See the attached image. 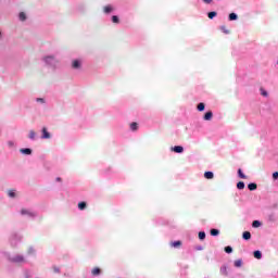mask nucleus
Returning a JSON list of instances; mask_svg holds the SVG:
<instances>
[{
    "label": "nucleus",
    "mask_w": 278,
    "mask_h": 278,
    "mask_svg": "<svg viewBox=\"0 0 278 278\" xmlns=\"http://www.w3.org/2000/svg\"><path fill=\"white\" fill-rule=\"evenodd\" d=\"M43 62L47 64V66H50L51 68H55V66H58V61L53 55L45 56Z\"/></svg>",
    "instance_id": "nucleus-1"
},
{
    "label": "nucleus",
    "mask_w": 278,
    "mask_h": 278,
    "mask_svg": "<svg viewBox=\"0 0 278 278\" xmlns=\"http://www.w3.org/2000/svg\"><path fill=\"white\" fill-rule=\"evenodd\" d=\"M21 214H22V216H29V218H36L38 216V214L36 212H31L26 208H22Z\"/></svg>",
    "instance_id": "nucleus-2"
},
{
    "label": "nucleus",
    "mask_w": 278,
    "mask_h": 278,
    "mask_svg": "<svg viewBox=\"0 0 278 278\" xmlns=\"http://www.w3.org/2000/svg\"><path fill=\"white\" fill-rule=\"evenodd\" d=\"M10 262H13V264H21L25 262V257L23 255H16L10 258Z\"/></svg>",
    "instance_id": "nucleus-3"
},
{
    "label": "nucleus",
    "mask_w": 278,
    "mask_h": 278,
    "mask_svg": "<svg viewBox=\"0 0 278 278\" xmlns=\"http://www.w3.org/2000/svg\"><path fill=\"white\" fill-rule=\"evenodd\" d=\"M72 68H74L75 71H79V68H81V61L79 60H74L72 62Z\"/></svg>",
    "instance_id": "nucleus-4"
},
{
    "label": "nucleus",
    "mask_w": 278,
    "mask_h": 278,
    "mask_svg": "<svg viewBox=\"0 0 278 278\" xmlns=\"http://www.w3.org/2000/svg\"><path fill=\"white\" fill-rule=\"evenodd\" d=\"M41 138L43 140H49V138H51V134H49V131L47 130L46 127L42 128V136H41Z\"/></svg>",
    "instance_id": "nucleus-5"
},
{
    "label": "nucleus",
    "mask_w": 278,
    "mask_h": 278,
    "mask_svg": "<svg viewBox=\"0 0 278 278\" xmlns=\"http://www.w3.org/2000/svg\"><path fill=\"white\" fill-rule=\"evenodd\" d=\"M20 153H22L23 155H31L33 150L30 148H22L20 150Z\"/></svg>",
    "instance_id": "nucleus-6"
},
{
    "label": "nucleus",
    "mask_w": 278,
    "mask_h": 278,
    "mask_svg": "<svg viewBox=\"0 0 278 278\" xmlns=\"http://www.w3.org/2000/svg\"><path fill=\"white\" fill-rule=\"evenodd\" d=\"M91 275L93 277H98V275H101V268H99V267L93 268L91 271Z\"/></svg>",
    "instance_id": "nucleus-7"
},
{
    "label": "nucleus",
    "mask_w": 278,
    "mask_h": 278,
    "mask_svg": "<svg viewBox=\"0 0 278 278\" xmlns=\"http://www.w3.org/2000/svg\"><path fill=\"white\" fill-rule=\"evenodd\" d=\"M214 116V113H212V111H208L204 114V119L205 121H210L212 117Z\"/></svg>",
    "instance_id": "nucleus-8"
},
{
    "label": "nucleus",
    "mask_w": 278,
    "mask_h": 278,
    "mask_svg": "<svg viewBox=\"0 0 278 278\" xmlns=\"http://www.w3.org/2000/svg\"><path fill=\"white\" fill-rule=\"evenodd\" d=\"M205 179H214V173L212 172H205L204 173Z\"/></svg>",
    "instance_id": "nucleus-9"
},
{
    "label": "nucleus",
    "mask_w": 278,
    "mask_h": 278,
    "mask_svg": "<svg viewBox=\"0 0 278 278\" xmlns=\"http://www.w3.org/2000/svg\"><path fill=\"white\" fill-rule=\"evenodd\" d=\"M249 190L253 191V190H257V184L255 182H251L248 185Z\"/></svg>",
    "instance_id": "nucleus-10"
},
{
    "label": "nucleus",
    "mask_w": 278,
    "mask_h": 278,
    "mask_svg": "<svg viewBox=\"0 0 278 278\" xmlns=\"http://www.w3.org/2000/svg\"><path fill=\"white\" fill-rule=\"evenodd\" d=\"M243 240H251V232L250 231H244L242 235Z\"/></svg>",
    "instance_id": "nucleus-11"
},
{
    "label": "nucleus",
    "mask_w": 278,
    "mask_h": 278,
    "mask_svg": "<svg viewBox=\"0 0 278 278\" xmlns=\"http://www.w3.org/2000/svg\"><path fill=\"white\" fill-rule=\"evenodd\" d=\"M130 129H131V131H138V123L132 122V123L130 124Z\"/></svg>",
    "instance_id": "nucleus-12"
},
{
    "label": "nucleus",
    "mask_w": 278,
    "mask_h": 278,
    "mask_svg": "<svg viewBox=\"0 0 278 278\" xmlns=\"http://www.w3.org/2000/svg\"><path fill=\"white\" fill-rule=\"evenodd\" d=\"M86 207H88V204L86 202H79L78 203V210H86Z\"/></svg>",
    "instance_id": "nucleus-13"
},
{
    "label": "nucleus",
    "mask_w": 278,
    "mask_h": 278,
    "mask_svg": "<svg viewBox=\"0 0 278 278\" xmlns=\"http://www.w3.org/2000/svg\"><path fill=\"white\" fill-rule=\"evenodd\" d=\"M255 260H262V252L260 250L254 251Z\"/></svg>",
    "instance_id": "nucleus-14"
},
{
    "label": "nucleus",
    "mask_w": 278,
    "mask_h": 278,
    "mask_svg": "<svg viewBox=\"0 0 278 278\" xmlns=\"http://www.w3.org/2000/svg\"><path fill=\"white\" fill-rule=\"evenodd\" d=\"M197 109H198L199 112H203V110H205V103L200 102V103L198 104Z\"/></svg>",
    "instance_id": "nucleus-15"
},
{
    "label": "nucleus",
    "mask_w": 278,
    "mask_h": 278,
    "mask_svg": "<svg viewBox=\"0 0 278 278\" xmlns=\"http://www.w3.org/2000/svg\"><path fill=\"white\" fill-rule=\"evenodd\" d=\"M114 9L112 8V5H106L104 7V13L105 14H110Z\"/></svg>",
    "instance_id": "nucleus-16"
},
{
    "label": "nucleus",
    "mask_w": 278,
    "mask_h": 278,
    "mask_svg": "<svg viewBox=\"0 0 278 278\" xmlns=\"http://www.w3.org/2000/svg\"><path fill=\"white\" fill-rule=\"evenodd\" d=\"M14 240H17V241L20 242L21 236L16 235V233H13V235L11 236V242H14Z\"/></svg>",
    "instance_id": "nucleus-17"
},
{
    "label": "nucleus",
    "mask_w": 278,
    "mask_h": 278,
    "mask_svg": "<svg viewBox=\"0 0 278 278\" xmlns=\"http://www.w3.org/2000/svg\"><path fill=\"white\" fill-rule=\"evenodd\" d=\"M18 18L20 21H27V15L25 14V12H21Z\"/></svg>",
    "instance_id": "nucleus-18"
},
{
    "label": "nucleus",
    "mask_w": 278,
    "mask_h": 278,
    "mask_svg": "<svg viewBox=\"0 0 278 278\" xmlns=\"http://www.w3.org/2000/svg\"><path fill=\"white\" fill-rule=\"evenodd\" d=\"M28 138H29L30 140H36V131L30 130V131H29V135H28Z\"/></svg>",
    "instance_id": "nucleus-19"
},
{
    "label": "nucleus",
    "mask_w": 278,
    "mask_h": 278,
    "mask_svg": "<svg viewBox=\"0 0 278 278\" xmlns=\"http://www.w3.org/2000/svg\"><path fill=\"white\" fill-rule=\"evenodd\" d=\"M175 153H184V147H181V146H176V147H175Z\"/></svg>",
    "instance_id": "nucleus-20"
},
{
    "label": "nucleus",
    "mask_w": 278,
    "mask_h": 278,
    "mask_svg": "<svg viewBox=\"0 0 278 278\" xmlns=\"http://www.w3.org/2000/svg\"><path fill=\"white\" fill-rule=\"evenodd\" d=\"M252 227H254L255 229H257V227H262V223L260 220H254L252 223Z\"/></svg>",
    "instance_id": "nucleus-21"
},
{
    "label": "nucleus",
    "mask_w": 278,
    "mask_h": 278,
    "mask_svg": "<svg viewBox=\"0 0 278 278\" xmlns=\"http://www.w3.org/2000/svg\"><path fill=\"white\" fill-rule=\"evenodd\" d=\"M229 21H238V15L236 13H230Z\"/></svg>",
    "instance_id": "nucleus-22"
},
{
    "label": "nucleus",
    "mask_w": 278,
    "mask_h": 278,
    "mask_svg": "<svg viewBox=\"0 0 278 278\" xmlns=\"http://www.w3.org/2000/svg\"><path fill=\"white\" fill-rule=\"evenodd\" d=\"M237 188H238V190H244V181H239L237 184Z\"/></svg>",
    "instance_id": "nucleus-23"
},
{
    "label": "nucleus",
    "mask_w": 278,
    "mask_h": 278,
    "mask_svg": "<svg viewBox=\"0 0 278 278\" xmlns=\"http://www.w3.org/2000/svg\"><path fill=\"white\" fill-rule=\"evenodd\" d=\"M235 266H236V268H241L242 267V260L235 261Z\"/></svg>",
    "instance_id": "nucleus-24"
},
{
    "label": "nucleus",
    "mask_w": 278,
    "mask_h": 278,
    "mask_svg": "<svg viewBox=\"0 0 278 278\" xmlns=\"http://www.w3.org/2000/svg\"><path fill=\"white\" fill-rule=\"evenodd\" d=\"M238 175H239V177H240L241 179H247V175H244V174L242 173V169H241V168L238 169Z\"/></svg>",
    "instance_id": "nucleus-25"
},
{
    "label": "nucleus",
    "mask_w": 278,
    "mask_h": 278,
    "mask_svg": "<svg viewBox=\"0 0 278 278\" xmlns=\"http://www.w3.org/2000/svg\"><path fill=\"white\" fill-rule=\"evenodd\" d=\"M217 15L216 11L208 12L207 16L208 18H214Z\"/></svg>",
    "instance_id": "nucleus-26"
},
{
    "label": "nucleus",
    "mask_w": 278,
    "mask_h": 278,
    "mask_svg": "<svg viewBox=\"0 0 278 278\" xmlns=\"http://www.w3.org/2000/svg\"><path fill=\"white\" fill-rule=\"evenodd\" d=\"M220 231L218 229H211V236H218Z\"/></svg>",
    "instance_id": "nucleus-27"
},
{
    "label": "nucleus",
    "mask_w": 278,
    "mask_h": 278,
    "mask_svg": "<svg viewBox=\"0 0 278 278\" xmlns=\"http://www.w3.org/2000/svg\"><path fill=\"white\" fill-rule=\"evenodd\" d=\"M112 22H113V23H121V20L118 18L117 15H113V16H112Z\"/></svg>",
    "instance_id": "nucleus-28"
},
{
    "label": "nucleus",
    "mask_w": 278,
    "mask_h": 278,
    "mask_svg": "<svg viewBox=\"0 0 278 278\" xmlns=\"http://www.w3.org/2000/svg\"><path fill=\"white\" fill-rule=\"evenodd\" d=\"M199 239L200 240H205V231H200L199 232Z\"/></svg>",
    "instance_id": "nucleus-29"
},
{
    "label": "nucleus",
    "mask_w": 278,
    "mask_h": 278,
    "mask_svg": "<svg viewBox=\"0 0 278 278\" xmlns=\"http://www.w3.org/2000/svg\"><path fill=\"white\" fill-rule=\"evenodd\" d=\"M225 253H233V249L228 245L225 248Z\"/></svg>",
    "instance_id": "nucleus-30"
},
{
    "label": "nucleus",
    "mask_w": 278,
    "mask_h": 278,
    "mask_svg": "<svg viewBox=\"0 0 278 278\" xmlns=\"http://www.w3.org/2000/svg\"><path fill=\"white\" fill-rule=\"evenodd\" d=\"M222 274L227 277V275H229V271H227V267H223L222 268Z\"/></svg>",
    "instance_id": "nucleus-31"
},
{
    "label": "nucleus",
    "mask_w": 278,
    "mask_h": 278,
    "mask_svg": "<svg viewBox=\"0 0 278 278\" xmlns=\"http://www.w3.org/2000/svg\"><path fill=\"white\" fill-rule=\"evenodd\" d=\"M9 197H10L11 199H14V197H16V193L14 192V190H10V191H9Z\"/></svg>",
    "instance_id": "nucleus-32"
},
{
    "label": "nucleus",
    "mask_w": 278,
    "mask_h": 278,
    "mask_svg": "<svg viewBox=\"0 0 278 278\" xmlns=\"http://www.w3.org/2000/svg\"><path fill=\"white\" fill-rule=\"evenodd\" d=\"M220 29H222V31H224V34H229L227 26H222Z\"/></svg>",
    "instance_id": "nucleus-33"
},
{
    "label": "nucleus",
    "mask_w": 278,
    "mask_h": 278,
    "mask_svg": "<svg viewBox=\"0 0 278 278\" xmlns=\"http://www.w3.org/2000/svg\"><path fill=\"white\" fill-rule=\"evenodd\" d=\"M273 179H274V180H277V179H278V172H275V173L273 174Z\"/></svg>",
    "instance_id": "nucleus-34"
},
{
    "label": "nucleus",
    "mask_w": 278,
    "mask_h": 278,
    "mask_svg": "<svg viewBox=\"0 0 278 278\" xmlns=\"http://www.w3.org/2000/svg\"><path fill=\"white\" fill-rule=\"evenodd\" d=\"M53 270H54V273H60V267H58V266H53Z\"/></svg>",
    "instance_id": "nucleus-35"
},
{
    "label": "nucleus",
    "mask_w": 278,
    "mask_h": 278,
    "mask_svg": "<svg viewBox=\"0 0 278 278\" xmlns=\"http://www.w3.org/2000/svg\"><path fill=\"white\" fill-rule=\"evenodd\" d=\"M38 103H45V100L42 98H37Z\"/></svg>",
    "instance_id": "nucleus-36"
},
{
    "label": "nucleus",
    "mask_w": 278,
    "mask_h": 278,
    "mask_svg": "<svg viewBox=\"0 0 278 278\" xmlns=\"http://www.w3.org/2000/svg\"><path fill=\"white\" fill-rule=\"evenodd\" d=\"M175 247H181V241H176Z\"/></svg>",
    "instance_id": "nucleus-37"
},
{
    "label": "nucleus",
    "mask_w": 278,
    "mask_h": 278,
    "mask_svg": "<svg viewBox=\"0 0 278 278\" xmlns=\"http://www.w3.org/2000/svg\"><path fill=\"white\" fill-rule=\"evenodd\" d=\"M8 144L9 147H14V141H9Z\"/></svg>",
    "instance_id": "nucleus-38"
},
{
    "label": "nucleus",
    "mask_w": 278,
    "mask_h": 278,
    "mask_svg": "<svg viewBox=\"0 0 278 278\" xmlns=\"http://www.w3.org/2000/svg\"><path fill=\"white\" fill-rule=\"evenodd\" d=\"M262 96H263V97H268V92L262 91Z\"/></svg>",
    "instance_id": "nucleus-39"
},
{
    "label": "nucleus",
    "mask_w": 278,
    "mask_h": 278,
    "mask_svg": "<svg viewBox=\"0 0 278 278\" xmlns=\"http://www.w3.org/2000/svg\"><path fill=\"white\" fill-rule=\"evenodd\" d=\"M28 253H34V248H29Z\"/></svg>",
    "instance_id": "nucleus-40"
},
{
    "label": "nucleus",
    "mask_w": 278,
    "mask_h": 278,
    "mask_svg": "<svg viewBox=\"0 0 278 278\" xmlns=\"http://www.w3.org/2000/svg\"><path fill=\"white\" fill-rule=\"evenodd\" d=\"M55 181H62L61 177H56Z\"/></svg>",
    "instance_id": "nucleus-41"
},
{
    "label": "nucleus",
    "mask_w": 278,
    "mask_h": 278,
    "mask_svg": "<svg viewBox=\"0 0 278 278\" xmlns=\"http://www.w3.org/2000/svg\"><path fill=\"white\" fill-rule=\"evenodd\" d=\"M170 247H175V241H170Z\"/></svg>",
    "instance_id": "nucleus-42"
},
{
    "label": "nucleus",
    "mask_w": 278,
    "mask_h": 278,
    "mask_svg": "<svg viewBox=\"0 0 278 278\" xmlns=\"http://www.w3.org/2000/svg\"><path fill=\"white\" fill-rule=\"evenodd\" d=\"M204 3H210L212 0H203Z\"/></svg>",
    "instance_id": "nucleus-43"
},
{
    "label": "nucleus",
    "mask_w": 278,
    "mask_h": 278,
    "mask_svg": "<svg viewBox=\"0 0 278 278\" xmlns=\"http://www.w3.org/2000/svg\"><path fill=\"white\" fill-rule=\"evenodd\" d=\"M170 151L175 152V147H172V148H170Z\"/></svg>",
    "instance_id": "nucleus-44"
},
{
    "label": "nucleus",
    "mask_w": 278,
    "mask_h": 278,
    "mask_svg": "<svg viewBox=\"0 0 278 278\" xmlns=\"http://www.w3.org/2000/svg\"><path fill=\"white\" fill-rule=\"evenodd\" d=\"M0 37H1V31H0Z\"/></svg>",
    "instance_id": "nucleus-45"
}]
</instances>
